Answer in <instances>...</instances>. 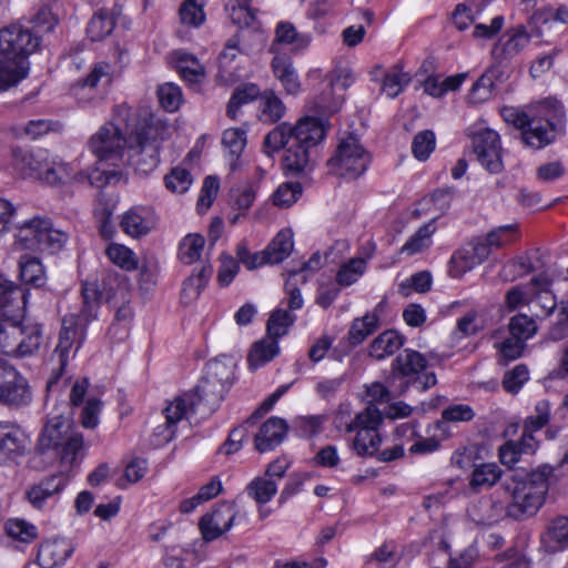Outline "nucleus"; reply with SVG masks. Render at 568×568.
<instances>
[{"mask_svg": "<svg viewBox=\"0 0 568 568\" xmlns=\"http://www.w3.org/2000/svg\"><path fill=\"white\" fill-rule=\"evenodd\" d=\"M85 393H59L54 398L47 396V405L54 403L49 412L48 419L39 435L37 449L44 454L55 450L61 460L72 465L78 453L83 448V436L77 432L72 424L73 408L83 403Z\"/></svg>", "mask_w": 568, "mask_h": 568, "instance_id": "f257e3e1", "label": "nucleus"}, {"mask_svg": "<svg viewBox=\"0 0 568 568\" xmlns=\"http://www.w3.org/2000/svg\"><path fill=\"white\" fill-rule=\"evenodd\" d=\"M169 135L168 123L144 110L130 131L122 161L141 175L150 174L160 163V150Z\"/></svg>", "mask_w": 568, "mask_h": 568, "instance_id": "f03ea898", "label": "nucleus"}, {"mask_svg": "<svg viewBox=\"0 0 568 568\" xmlns=\"http://www.w3.org/2000/svg\"><path fill=\"white\" fill-rule=\"evenodd\" d=\"M554 471L551 465L542 464L530 471H517L506 479L503 483L509 497L506 515L518 521L534 517L545 504Z\"/></svg>", "mask_w": 568, "mask_h": 568, "instance_id": "7ed1b4c3", "label": "nucleus"}, {"mask_svg": "<svg viewBox=\"0 0 568 568\" xmlns=\"http://www.w3.org/2000/svg\"><path fill=\"white\" fill-rule=\"evenodd\" d=\"M41 37L19 22L0 29V91L18 84L29 73L28 58L41 47Z\"/></svg>", "mask_w": 568, "mask_h": 568, "instance_id": "20e7f679", "label": "nucleus"}, {"mask_svg": "<svg viewBox=\"0 0 568 568\" xmlns=\"http://www.w3.org/2000/svg\"><path fill=\"white\" fill-rule=\"evenodd\" d=\"M317 116L303 118L292 126V146L284 151L282 160L285 174L295 176L310 169L313 153L328 130V122Z\"/></svg>", "mask_w": 568, "mask_h": 568, "instance_id": "39448f33", "label": "nucleus"}, {"mask_svg": "<svg viewBox=\"0 0 568 568\" xmlns=\"http://www.w3.org/2000/svg\"><path fill=\"white\" fill-rule=\"evenodd\" d=\"M138 114L134 110L121 104L115 108L112 122L101 126L89 141V148L100 161L122 160L123 149L126 146L128 136L133 129Z\"/></svg>", "mask_w": 568, "mask_h": 568, "instance_id": "423d86ee", "label": "nucleus"}, {"mask_svg": "<svg viewBox=\"0 0 568 568\" xmlns=\"http://www.w3.org/2000/svg\"><path fill=\"white\" fill-rule=\"evenodd\" d=\"M68 240V235L54 229L47 217L36 216L23 222L16 234V245L21 250L60 251Z\"/></svg>", "mask_w": 568, "mask_h": 568, "instance_id": "0eeeda50", "label": "nucleus"}, {"mask_svg": "<svg viewBox=\"0 0 568 568\" xmlns=\"http://www.w3.org/2000/svg\"><path fill=\"white\" fill-rule=\"evenodd\" d=\"M369 162L371 155L358 138L346 134L339 139L334 154L327 161V166L332 174L355 180L365 173Z\"/></svg>", "mask_w": 568, "mask_h": 568, "instance_id": "6e6552de", "label": "nucleus"}, {"mask_svg": "<svg viewBox=\"0 0 568 568\" xmlns=\"http://www.w3.org/2000/svg\"><path fill=\"white\" fill-rule=\"evenodd\" d=\"M383 424L382 410L373 404L357 413L354 419L347 424L346 432L356 435L352 443V448L358 456H374L379 452L382 436L379 427Z\"/></svg>", "mask_w": 568, "mask_h": 568, "instance_id": "1a4fd4ad", "label": "nucleus"}, {"mask_svg": "<svg viewBox=\"0 0 568 568\" xmlns=\"http://www.w3.org/2000/svg\"><path fill=\"white\" fill-rule=\"evenodd\" d=\"M74 315L65 316L62 321V328L59 334V342L54 348L52 358L57 359L58 368L53 369L48 382L47 390L58 386V379L62 377L64 367L70 358L74 357L84 338L83 328L80 329L79 321Z\"/></svg>", "mask_w": 568, "mask_h": 568, "instance_id": "9d476101", "label": "nucleus"}, {"mask_svg": "<svg viewBox=\"0 0 568 568\" xmlns=\"http://www.w3.org/2000/svg\"><path fill=\"white\" fill-rule=\"evenodd\" d=\"M325 88L308 103V111L318 116H331L342 109L351 78L342 70H333L325 77Z\"/></svg>", "mask_w": 568, "mask_h": 568, "instance_id": "9b49d317", "label": "nucleus"}, {"mask_svg": "<svg viewBox=\"0 0 568 568\" xmlns=\"http://www.w3.org/2000/svg\"><path fill=\"white\" fill-rule=\"evenodd\" d=\"M426 358L418 352L405 349L393 362L392 373L396 377L407 378L412 386L426 390L437 383L436 375L426 371Z\"/></svg>", "mask_w": 568, "mask_h": 568, "instance_id": "f8f14e48", "label": "nucleus"}, {"mask_svg": "<svg viewBox=\"0 0 568 568\" xmlns=\"http://www.w3.org/2000/svg\"><path fill=\"white\" fill-rule=\"evenodd\" d=\"M236 367L237 361L232 356L221 355L210 361L193 390L231 388L236 379Z\"/></svg>", "mask_w": 568, "mask_h": 568, "instance_id": "ddd939ff", "label": "nucleus"}, {"mask_svg": "<svg viewBox=\"0 0 568 568\" xmlns=\"http://www.w3.org/2000/svg\"><path fill=\"white\" fill-rule=\"evenodd\" d=\"M29 438L12 424L0 422V466H18L28 453Z\"/></svg>", "mask_w": 568, "mask_h": 568, "instance_id": "4468645a", "label": "nucleus"}, {"mask_svg": "<svg viewBox=\"0 0 568 568\" xmlns=\"http://www.w3.org/2000/svg\"><path fill=\"white\" fill-rule=\"evenodd\" d=\"M473 149L478 162L490 173H499L504 169L499 135L496 131L485 129L473 138Z\"/></svg>", "mask_w": 568, "mask_h": 568, "instance_id": "2eb2a0df", "label": "nucleus"}, {"mask_svg": "<svg viewBox=\"0 0 568 568\" xmlns=\"http://www.w3.org/2000/svg\"><path fill=\"white\" fill-rule=\"evenodd\" d=\"M518 121L521 141L531 149H542L557 136V126L548 119L521 116Z\"/></svg>", "mask_w": 568, "mask_h": 568, "instance_id": "dca6fc26", "label": "nucleus"}, {"mask_svg": "<svg viewBox=\"0 0 568 568\" xmlns=\"http://www.w3.org/2000/svg\"><path fill=\"white\" fill-rule=\"evenodd\" d=\"M236 517L232 503H221L212 513L205 514L200 520V530L206 541H212L230 530Z\"/></svg>", "mask_w": 568, "mask_h": 568, "instance_id": "f3484780", "label": "nucleus"}, {"mask_svg": "<svg viewBox=\"0 0 568 568\" xmlns=\"http://www.w3.org/2000/svg\"><path fill=\"white\" fill-rule=\"evenodd\" d=\"M111 78L112 65L106 62H98L93 65L90 73L84 79L79 80L71 87V93L79 101V103L88 104L95 97L94 89L97 85L101 81L110 83Z\"/></svg>", "mask_w": 568, "mask_h": 568, "instance_id": "a211bd4d", "label": "nucleus"}, {"mask_svg": "<svg viewBox=\"0 0 568 568\" xmlns=\"http://www.w3.org/2000/svg\"><path fill=\"white\" fill-rule=\"evenodd\" d=\"M67 480L62 475H52L30 486L24 495L36 509H43L49 501L55 500L64 489Z\"/></svg>", "mask_w": 568, "mask_h": 568, "instance_id": "6ab92c4d", "label": "nucleus"}, {"mask_svg": "<svg viewBox=\"0 0 568 568\" xmlns=\"http://www.w3.org/2000/svg\"><path fill=\"white\" fill-rule=\"evenodd\" d=\"M13 166L23 178L41 179L48 155L45 150H27L14 148L12 150Z\"/></svg>", "mask_w": 568, "mask_h": 568, "instance_id": "aec40b11", "label": "nucleus"}, {"mask_svg": "<svg viewBox=\"0 0 568 568\" xmlns=\"http://www.w3.org/2000/svg\"><path fill=\"white\" fill-rule=\"evenodd\" d=\"M288 432L287 423L280 417H270L256 433L254 445L260 453L275 449L283 443Z\"/></svg>", "mask_w": 568, "mask_h": 568, "instance_id": "412c9836", "label": "nucleus"}, {"mask_svg": "<svg viewBox=\"0 0 568 568\" xmlns=\"http://www.w3.org/2000/svg\"><path fill=\"white\" fill-rule=\"evenodd\" d=\"M530 40L524 27H516L506 33L493 48L491 55L496 63L517 55Z\"/></svg>", "mask_w": 568, "mask_h": 568, "instance_id": "4be33fe9", "label": "nucleus"}, {"mask_svg": "<svg viewBox=\"0 0 568 568\" xmlns=\"http://www.w3.org/2000/svg\"><path fill=\"white\" fill-rule=\"evenodd\" d=\"M505 72L500 64L490 65L473 84L469 100L473 103H483L493 97L495 89L505 81Z\"/></svg>", "mask_w": 568, "mask_h": 568, "instance_id": "5701e85b", "label": "nucleus"}, {"mask_svg": "<svg viewBox=\"0 0 568 568\" xmlns=\"http://www.w3.org/2000/svg\"><path fill=\"white\" fill-rule=\"evenodd\" d=\"M73 547L65 539L47 540L38 551V562L42 568H53L63 565L72 555Z\"/></svg>", "mask_w": 568, "mask_h": 568, "instance_id": "b1692460", "label": "nucleus"}, {"mask_svg": "<svg viewBox=\"0 0 568 568\" xmlns=\"http://www.w3.org/2000/svg\"><path fill=\"white\" fill-rule=\"evenodd\" d=\"M542 548L555 554L568 547V517L557 516L540 537Z\"/></svg>", "mask_w": 568, "mask_h": 568, "instance_id": "393cba45", "label": "nucleus"}, {"mask_svg": "<svg viewBox=\"0 0 568 568\" xmlns=\"http://www.w3.org/2000/svg\"><path fill=\"white\" fill-rule=\"evenodd\" d=\"M120 226L124 233L132 237L146 235L153 227L150 211L142 206L130 209L123 214Z\"/></svg>", "mask_w": 568, "mask_h": 568, "instance_id": "a878e982", "label": "nucleus"}, {"mask_svg": "<svg viewBox=\"0 0 568 568\" xmlns=\"http://www.w3.org/2000/svg\"><path fill=\"white\" fill-rule=\"evenodd\" d=\"M271 68L274 77L281 82L287 94L295 95L300 92L301 82L291 58L275 55L272 59Z\"/></svg>", "mask_w": 568, "mask_h": 568, "instance_id": "bb28decb", "label": "nucleus"}, {"mask_svg": "<svg viewBox=\"0 0 568 568\" xmlns=\"http://www.w3.org/2000/svg\"><path fill=\"white\" fill-rule=\"evenodd\" d=\"M172 63L182 77L190 84H200L205 78V68L192 54L183 51H175L171 55Z\"/></svg>", "mask_w": 568, "mask_h": 568, "instance_id": "cd10ccee", "label": "nucleus"}, {"mask_svg": "<svg viewBox=\"0 0 568 568\" xmlns=\"http://www.w3.org/2000/svg\"><path fill=\"white\" fill-rule=\"evenodd\" d=\"M280 353L278 342L266 335L262 339L253 343L247 354V365L251 371H255L273 358Z\"/></svg>", "mask_w": 568, "mask_h": 568, "instance_id": "c85d7f7f", "label": "nucleus"}, {"mask_svg": "<svg viewBox=\"0 0 568 568\" xmlns=\"http://www.w3.org/2000/svg\"><path fill=\"white\" fill-rule=\"evenodd\" d=\"M293 247L294 242L292 230H281L263 250L267 264L272 265L283 262L290 256Z\"/></svg>", "mask_w": 568, "mask_h": 568, "instance_id": "c756f323", "label": "nucleus"}, {"mask_svg": "<svg viewBox=\"0 0 568 568\" xmlns=\"http://www.w3.org/2000/svg\"><path fill=\"white\" fill-rule=\"evenodd\" d=\"M404 344L403 336L393 329L381 333L369 345V356L383 359L395 354Z\"/></svg>", "mask_w": 568, "mask_h": 568, "instance_id": "7c9ffc66", "label": "nucleus"}, {"mask_svg": "<svg viewBox=\"0 0 568 568\" xmlns=\"http://www.w3.org/2000/svg\"><path fill=\"white\" fill-rule=\"evenodd\" d=\"M2 312L0 320V352L7 355L17 353V339L21 337V322Z\"/></svg>", "mask_w": 568, "mask_h": 568, "instance_id": "2f4dec72", "label": "nucleus"}, {"mask_svg": "<svg viewBox=\"0 0 568 568\" xmlns=\"http://www.w3.org/2000/svg\"><path fill=\"white\" fill-rule=\"evenodd\" d=\"M201 399L200 393H182L168 404L164 409L166 422L176 425L178 422L187 416Z\"/></svg>", "mask_w": 568, "mask_h": 568, "instance_id": "473e14b6", "label": "nucleus"}, {"mask_svg": "<svg viewBox=\"0 0 568 568\" xmlns=\"http://www.w3.org/2000/svg\"><path fill=\"white\" fill-rule=\"evenodd\" d=\"M500 477L501 469L497 464L484 463L474 468L469 478V487L473 491L479 493L494 486Z\"/></svg>", "mask_w": 568, "mask_h": 568, "instance_id": "72a5a7b5", "label": "nucleus"}, {"mask_svg": "<svg viewBox=\"0 0 568 568\" xmlns=\"http://www.w3.org/2000/svg\"><path fill=\"white\" fill-rule=\"evenodd\" d=\"M21 337L17 339L14 356H29L36 353L42 344V329L39 324L21 322Z\"/></svg>", "mask_w": 568, "mask_h": 568, "instance_id": "f704fd0d", "label": "nucleus"}, {"mask_svg": "<svg viewBox=\"0 0 568 568\" xmlns=\"http://www.w3.org/2000/svg\"><path fill=\"white\" fill-rule=\"evenodd\" d=\"M377 310L378 307L373 313H367L352 322L348 331V341L352 345H359L378 328L379 316Z\"/></svg>", "mask_w": 568, "mask_h": 568, "instance_id": "c9c22d12", "label": "nucleus"}, {"mask_svg": "<svg viewBox=\"0 0 568 568\" xmlns=\"http://www.w3.org/2000/svg\"><path fill=\"white\" fill-rule=\"evenodd\" d=\"M239 36L235 34L227 40L223 51L219 55V78L224 82H230L237 77L235 68L232 63L241 52Z\"/></svg>", "mask_w": 568, "mask_h": 568, "instance_id": "e433bc0d", "label": "nucleus"}, {"mask_svg": "<svg viewBox=\"0 0 568 568\" xmlns=\"http://www.w3.org/2000/svg\"><path fill=\"white\" fill-rule=\"evenodd\" d=\"M207 0H183L179 9V18L189 28L201 27L206 19L204 7Z\"/></svg>", "mask_w": 568, "mask_h": 568, "instance_id": "4c0bfd02", "label": "nucleus"}, {"mask_svg": "<svg viewBox=\"0 0 568 568\" xmlns=\"http://www.w3.org/2000/svg\"><path fill=\"white\" fill-rule=\"evenodd\" d=\"M285 105L274 91H264L261 95V121L265 123H275L280 121L285 113Z\"/></svg>", "mask_w": 568, "mask_h": 568, "instance_id": "58836bf2", "label": "nucleus"}, {"mask_svg": "<svg viewBox=\"0 0 568 568\" xmlns=\"http://www.w3.org/2000/svg\"><path fill=\"white\" fill-rule=\"evenodd\" d=\"M293 132L292 126L287 123H282L275 126L264 138V148L266 152H278L281 149L290 150L292 146Z\"/></svg>", "mask_w": 568, "mask_h": 568, "instance_id": "ea45409f", "label": "nucleus"}, {"mask_svg": "<svg viewBox=\"0 0 568 568\" xmlns=\"http://www.w3.org/2000/svg\"><path fill=\"white\" fill-rule=\"evenodd\" d=\"M115 21L106 10H100L89 21L87 34L92 41H101L114 29Z\"/></svg>", "mask_w": 568, "mask_h": 568, "instance_id": "a19ab883", "label": "nucleus"}, {"mask_svg": "<svg viewBox=\"0 0 568 568\" xmlns=\"http://www.w3.org/2000/svg\"><path fill=\"white\" fill-rule=\"evenodd\" d=\"M261 94L260 88L256 84L248 83L237 87L227 103L226 113L231 119H235L239 109L248 102L254 101Z\"/></svg>", "mask_w": 568, "mask_h": 568, "instance_id": "79ce46f5", "label": "nucleus"}, {"mask_svg": "<svg viewBox=\"0 0 568 568\" xmlns=\"http://www.w3.org/2000/svg\"><path fill=\"white\" fill-rule=\"evenodd\" d=\"M295 322V316L290 312L282 308L275 310L271 313L266 323V335L274 338L276 342L287 334L288 328Z\"/></svg>", "mask_w": 568, "mask_h": 568, "instance_id": "37998d69", "label": "nucleus"}, {"mask_svg": "<svg viewBox=\"0 0 568 568\" xmlns=\"http://www.w3.org/2000/svg\"><path fill=\"white\" fill-rule=\"evenodd\" d=\"M367 261L363 257H354L344 263L336 273V282L339 286H349L358 281L366 272Z\"/></svg>", "mask_w": 568, "mask_h": 568, "instance_id": "c03bdc74", "label": "nucleus"}, {"mask_svg": "<svg viewBox=\"0 0 568 568\" xmlns=\"http://www.w3.org/2000/svg\"><path fill=\"white\" fill-rule=\"evenodd\" d=\"M435 230L433 223L424 224L402 246L400 252L408 256L423 252L430 245V237Z\"/></svg>", "mask_w": 568, "mask_h": 568, "instance_id": "a18cd8bd", "label": "nucleus"}, {"mask_svg": "<svg viewBox=\"0 0 568 568\" xmlns=\"http://www.w3.org/2000/svg\"><path fill=\"white\" fill-rule=\"evenodd\" d=\"M205 239L201 234H189L180 243L179 257L185 264H193L202 254Z\"/></svg>", "mask_w": 568, "mask_h": 568, "instance_id": "49530a36", "label": "nucleus"}, {"mask_svg": "<svg viewBox=\"0 0 568 568\" xmlns=\"http://www.w3.org/2000/svg\"><path fill=\"white\" fill-rule=\"evenodd\" d=\"M72 176L73 165L62 162L50 164L48 161L40 180L50 185L60 186L71 183Z\"/></svg>", "mask_w": 568, "mask_h": 568, "instance_id": "de8ad7c7", "label": "nucleus"}, {"mask_svg": "<svg viewBox=\"0 0 568 568\" xmlns=\"http://www.w3.org/2000/svg\"><path fill=\"white\" fill-rule=\"evenodd\" d=\"M246 131L240 128H230L223 132L222 144L232 161L240 158L246 146Z\"/></svg>", "mask_w": 568, "mask_h": 568, "instance_id": "09e8293b", "label": "nucleus"}, {"mask_svg": "<svg viewBox=\"0 0 568 568\" xmlns=\"http://www.w3.org/2000/svg\"><path fill=\"white\" fill-rule=\"evenodd\" d=\"M246 491L257 504H266L275 496L277 484L273 479L257 477L247 485Z\"/></svg>", "mask_w": 568, "mask_h": 568, "instance_id": "8fccbe9b", "label": "nucleus"}, {"mask_svg": "<svg viewBox=\"0 0 568 568\" xmlns=\"http://www.w3.org/2000/svg\"><path fill=\"white\" fill-rule=\"evenodd\" d=\"M110 261L125 271H134L138 268V260L132 250L129 247L111 243L105 251Z\"/></svg>", "mask_w": 568, "mask_h": 568, "instance_id": "3c124183", "label": "nucleus"}, {"mask_svg": "<svg viewBox=\"0 0 568 568\" xmlns=\"http://www.w3.org/2000/svg\"><path fill=\"white\" fill-rule=\"evenodd\" d=\"M24 294L20 287L8 281L0 282V312L20 310Z\"/></svg>", "mask_w": 568, "mask_h": 568, "instance_id": "603ef678", "label": "nucleus"}, {"mask_svg": "<svg viewBox=\"0 0 568 568\" xmlns=\"http://www.w3.org/2000/svg\"><path fill=\"white\" fill-rule=\"evenodd\" d=\"M389 393H373V398L375 403L373 405H376L382 410V416L396 419V418H404L410 415L412 407L404 402H395L392 404H388L387 400H384V397L388 395ZM372 404V402H369Z\"/></svg>", "mask_w": 568, "mask_h": 568, "instance_id": "864d4df0", "label": "nucleus"}, {"mask_svg": "<svg viewBox=\"0 0 568 568\" xmlns=\"http://www.w3.org/2000/svg\"><path fill=\"white\" fill-rule=\"evenodd\" d=\"M193 183L192 174L182 166H175L164 176L165 187L175 194L185 193Z\"/></svg>", "mask_w": 568, "mask_h": 568, "instance_id": "5fc2aeb1", "label": "nucleus"}, {"mask_svg": "<svg viewBox=\"0 0 568 568\" xmlns=\"http://www.w3.org/2000/svg\"><path fill=\"white\" fill-rule=\"evenodd\" d=\"M213 273L211 265H203L197 273L189 276L183 283V294L191 298H197L205 288Z\"/></svg>", "mask_w": 568, "mask_h": 568, "instance_id": "6e6d98bb", "label": "nucleus"}, {"mask_svg": "<svg viewBox=\"0 0 568 568\" xmlns=\"http://www.w3.org/2000/svg\"><path fill=\"white\" fill-rule=\"evenodd\" d=\"M412 78L408 73L398 68H394L384 75L382 91L388 98H396L410 82Z\"/></svg>", "mask_w": 568, "mask_h": 568, "instance_id": "4d7b16f0", "label": "nucleus"}, {"mask_svg": "<svg viewBox=\"0 0 568 568\" xmlns=\"http://www.w3.org/2000/svg\"><path fill=\"white\" fill-rule=\"evenodd\" d=\"M476 265L474 255L465 246L456 251L449 260L448 273L454 278H460L465 273L471 271Z\"/></svg>", "mask_w": 568, "mask_h": 568, "instance_id": "13d9d810", "label": "nucleus"}, {"mask_svg": "<svg viewBox=\"0 0 568 568\" xmlns=\"http://www.w3.org/2000/svg\"><path fill=\"white\" fill-rule=\"evenodd\" d=\"M83 307L81 314L77 316L85 323L95 317L99 306L100 292L94 283H85L82 286Z\"/></svg>", "mask_w": 568, "mask_h": 568, "instance_id": "bf43d9fd", "label": "nucleus"}, {"mask_svg": "<svg viewBox=\"0 0 568 568\" xmlns=\"http://www.w3.org/2000/svg\"><path fill=\"white\" fill-rule=\"evenodd\" d=\"M436 146L435 133L432 130H424L418 132L412 142L413 155L419 160L425 161L429 158Z\"/></svg>", "mask_w": 568, "mask_h": 568, "instance_id": "052dcab7", "label": "nucleus"}, {"mask_svg": "<svg viewBox=\"0 0 568 568\" xmlns=\"http://www.w3.org/2000/svg\"><path fill=\"white\" fill-rule=\"evenodd\" d=\"M510 335L524 341L532 337L537 333L536 322L525 314H518L510 318L508 324Z\"/></svg>", "mask_w": 568, "mask_h": 568, "instance_id": "680f3d73", "label": "nucleus"}, {"mask_svg": "<svg viewBox=\"0 0 568 568\" xmlns=\"http://www.w3.org/2000/svg\"><path fill=\"white\" fill-rule=\"evenodd\" d=\"M518 226L516 224L499 226L485 237L493 250L501 248L518 239Z\"/></svg>", "mask_w": 568, "mask_h": 568, "instance_id": "e2e57ef3", "label": "nucleus"}, {"mask_svg": "<svg viewBox=\"0 0 568 568\" xmlns=\"http://www.w3.org/2000/svg\"><path fill=\"white\" fill-rule=\"evenodd\" d=\"M27 379L12 366L0 362V390H24Z\"/></svg>", "mask_w": 568, "mask_h": 568, "instance_id": "0e129e2a", "label": "nucleus"}, {"mask_svg": "<svg viewBox=\"0 0 568 568\" xmlns=\"http://www.w3.org/2000/svg\"><path fill=\"white\" fill-rule=\"evenodd\" d=\"M161 106L168 112H175L182 103V91L174 83H164L158 89Z\"/></svg>", "mask_w": 568, "mask_h": 568, "instance_id": "69168bd1", "label": "nucleus"}, {"mask_svg": "<svg viewBox=\"0 0 568 568\" xmlns=\"http://www.w3.org/2000/svg\"><path fill=\"white\" fill-rule=\"evenodd\" d=\"M226 11L232 22L241 29L252 27L255 21V13L247 3H229Z\"/></svg>", "mask_w": 568, "mask_h": 568, "instance_id": "338daca9", "label": "nucleus"}, {"mask_svg": "<svg viewBox=\"0 0 568 568\" xmlns=\"http://www.w3.org/2000/svg\"><path fill=\"white\" fill-rule=\"evenodd\" d=\"M432 286V275L429 272L422 271L414 275H412L407 281L402 282L398 285V292L403 296H408L412 291H416L418 293H425L430 290Z\"/></svg>", "mask_w": 568, "mask_h": 568, "instance_id": "774afa93", "label": "nucleus"}]
</instances>
